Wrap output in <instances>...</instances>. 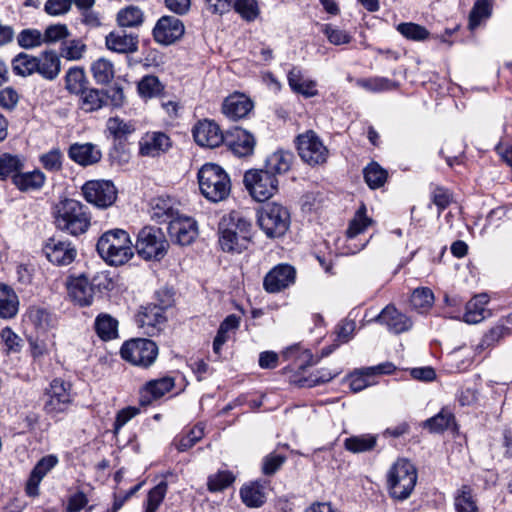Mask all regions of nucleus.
Returning a JSON list of instances; mask_svg holds the SVG:
<instances>
[{
	"label": "nucleus",
	"mask_w": 512,
	"mask_h": 512,
	"mask_svg": "<svg viewBox=\"0 0 512 512\" xmlns=\"http://www.w3.org/2000/svg\"><path fill=\"white\" fill-rule=\"evenodd\" d=\"M19 308L18 296L12 288L0 284V317L4 319L13 318Z\"/></svg>",
	"instance_id": "33"
},
{
	"label": "nucleus",
	"mask_w": 512,
	"mask_h": 512,
	"mask_svg": "<svg viewBox=\"0 0 512 512\" xmlns=\"http://www.w3.org/2000/svg\"><path fill=\"white\" fill-rule=\"evenodd\" d=\"M296 145L301 160L309 166L315 167L327 162L329 150L314 131L298 135Z\"/></svg>",
	"instance_id": "8"
},
{
	"label": "nucleus",
	"mask_w": 512,
	"mask_h": 512,
	"mask_svg": "<svg viewBox=\"0 0 512 512\" xmlns=\"http://www.w3.org/2000/svg\"><path fill=\"white\" fill-rule=\"evenodd\" d=\"M121 357L134 366L150 367L157 359L158 346L150 339H130L120 349Z\"/></svg>",
	"instance_id": "7"
},
{
	"label": "nucleus",
	"mask_w": 512,
	"mask_h": 512,
	"mask_svg": "<svg viewBox=\"0 0 512 512\" xmlns=\"http://www.w3.org/2000/svg\"><path fill=\"white\" fill-rule=\"evenodd\" d=\"M46 181L45 174L39 169L30 172L20 171L13 177V184L22 192H29L41 189Z\"/></svg>",
	"instance_id": "27"
},
{
	"label": "nucleus",
	"mask_w": 512,
	"mask_h": 512,
	"mask_svg": "<svg viewBox=\"0 0 512 512\" xmlns=\"http://www.w3.org/2000/svg\"><path fill=\"white\" fill-rule=\"evenodd\" d=\"M488 303L486 294H480L473 297L466 304V311L463 319L466 323L476 324L484 319L485 305Z\"/></svg>",
	"instance_id": "36"
},
{
	"label": "nucleus",
	"mask_w": 512,
	"mask_h": 512,
	"mask_svg": "<svg viewBox=\"0 0 512 512\" xmlns=\"http://www.w3.org/2000/svg\"><path fill=\"white\" fill-rule=\"evenodd\" d=\"M234 8L246 21H254L260 14L259 4L256 0H235Z\"/></svg>",
	"instance_id": "59"
},
{
	"label": "nucleus",
	"mask_w": 512,
	"mask_h": 512,
	"mask_svg": "<svg viewBox=\"0 0 512 512\" xmlns=\"http://www.w3.org/2000/svg\"><path fill=\"white\" fill-rule=\"evenodd\" d=\"M68 293L74 302L80 306L92 304L95 290L85 275L71 278L68 283Z\"/></svg>",
	"instance_id": "22"
},
{
	"label": "nucleus",
	"mask_w": 512,
	"mask_h": 512,
	"mask_svg": "<svg viewBox=\"0 0 512 512\" xmlns=\"http://www.w3.org/2000/svg\"><path fill=\"white\" fill-rule=\"evenodd\" d=\"M43 253L51 263L58 266L71 264L77 255L76 248L70 241L59 240L54 237L45 242Z\"/></svg>",
	"instance_id": "13"
},
{
	"label": "nucleus",
	"mask_w": 512,
	"mask_h": 512,
	"mask_svg": "<svg viewBox=\"0 0 512 512\" xmlns=\"http://www.w3.org/2000/svg\"><path fill=\"white\" fill-rule=\"evenodd\" d=\"M137 89L141 97L153 98L160 95L164 87L158 77L146 75L138 82Z\"/></svg>",
	"instance_id": "53"
},
{
	"label": "nucleus",
	"mask_w": 512,
	"mask_h": 512,
	"mask_svg": "<svg viewBox=\"0 0 512 512\" xmlns=\"http://www.w3.org/2000/svg\"><path fill=\"white\" fill-rule=\"evenodd\" d=\"M294 155L290 151L277 150L269 155L265 161V169L271 175L284 174L292 166Z\"/></svg>",
	"instance_id": "28"
},
{
	"label": "nucleus",
	"mask_w": 512,
	"mask_h": 512,
	"mask_svg": "<svg viewBox=\"0 0 512 512\" xmlns=\"http://www.w3.org/2000/svg\"><path fill=\"white\" fill-rule=\"evenodd\" d=\"M64 155L60 148L55 147L39 157L42 167L49 172H58L62 169Z\"/></svg>",
	"instance_id": "57"
},
{
	"label": "nucleus",
	"mask_w": 512,
	"mask_h": 512,
	"mask_svg": "<svg viewBox=\"0 0 512 512\" xmlns=\"http://www.w3.org/2000/svg\"><path fill=\"white\" fill-rule=\"evenodd\" d=\"M252 109L253 102L240 93L228 96L222 105V112L233 120L246 117Z\"/></svg>",
	"instance_id": "24"
},
{
	"label": "nucleus",
	"mask_w": 512,
	"mask_h": 512,
	"mask_svg": "<svg viewBox=\"0 0 512 512\" xmlns=\"http://www.w3.org/2000/svg\"><path fill=\"white\" fill-rule=\"evenodd\" d=\"M377 436L371 434H362L351 436L344 441V447L352 453H363L375 448Z\"/></svg>",
	"instance_id": "40"
},
{
	"label": "nucleus",
	"mask_w": 512,
	"mask_h": 512,
	"mask_svg": "<svg viewBox=\"0 0 512 512\" xmlns=\"http://www.w3.org/2000/svg\"><path fill=\"white\" fill-rule=\"evenodd\" d=\"M72 3L73 0H47L44 5V10L51 16H60L70 10Z\"/></svg>",
	"instance_id": "62"
},
{
	"label": "nucleus",
	"mask_w": 512,
	"mask_h": 512,
	"mask_svg": "<svg viewBox=\"0 0 512 512\" xmlns=\"http://www.w3.org/2000/svg\"><path fill=\"white\" fill-rule=\"evenodd\" d=\"M97 335L104 341L118 336V321L109 314H99L95 320Z\"/></svg>",
	"instance_id": "38"
},
{
	"label": "nucleus",
	"mask_w": 512,
	"mask_h": 512,
	"mask_svg": "<svg viewBox=\"0 0 512 512\" xmlns=\"http://www.w3.org/2000/svg\"><path fill=\"white\" fill-rule=\"evenodd\" d=\"M66 89L73 94H79L88 87V80L82 68L72 67L65 76Z\"/></svg>",
	"instance_id": "47"
},
{
	"label": "nucleus",
	"mask_w": 512,
	"mask_h": 512,
	"mask_svg": "<svg viewBox=\"0 0 512 512\" xmlns=\"http://www.w3.org/2000/svg\"><path fill=\"white\" fill-rule=\"evenodd\" d=\"M183 22L172 15L162 16L155 24L152 32H184Z\"/></svg>",
	"instance_id": "60"
},
{
	"label": "nucleus",
	"mask_w": 512,
	"mask_h": 512,
	"mask_svg": "<svg viewBox=\"0 0 512 512\" xmlns=\"http://www.w3.org/2000/svg\"><path fill=\"white\" fill-rule=\"evenodd\" d=\"M38 68L37 57L21 52L12 60V70L16 75L29 76Z\"/></svg>",
	"instance_id": "44"
},
{
	"label": "nucleus",
	"mask_w": 512,
	"mask_h": 512,
	"mask_svg": "<svg viewBox=\"0 0 512 512\" xmlns=\"http://www.w3.org/2000/svg\"><path fill=\"white\" fill-rule=\"evenodd\" d=\"M78 95L80 96V107L86 112L96 111L105 104L104 92L99 89L86 87Z\"/></svg>",
	"instance_id": "39"
},
{
	"label": "nucleus",
	"mask_w": 512,
	"mask_h": 512,
	"mask_svg": "<svg viewBox=\"0 0 512 512\" xmlns=\"http://www.w3.org/2000/svg\"><path fill=\"white\" fill-rule=\"evenodd\" d=\"M166 322V317L161 307L156 304H148L142 307L137 315V323L146 329L145 333L154 335L160 331L161 326Z\"/></svg>",
	"instance_id": "20"
},
{
	"label": "nucleus",
	"mask_w": 512,
	"mask_h": 512,
	"mask_svg": "<svg viewBox=\"0 0 512 512\" xmlns=\"http://www.w3.org/2000/svg\"><path fill=\"white\" fill-rule=\"evenodd\" d=\"M509 334V328L503 325H496L492 327L486 334H484L480 342L476 345L475 351L477 353H482L486 349L493 347L501 339H503Z\"/></svg>",
	"instance_id": "46"
},
{
	"label": "nucleus",
	"mask_w": 512,
	"mask_h": 512,
	"mask_svg": "<svg viewBox=\"0 0 512 512\" xmlns=\"http://www.w3.org/2000/svg\"><path fill=\"white\" fill-rule=\"evenodd\" d=\"M235 481V476L227 470L218 471L208 477L207 488L210 492H220L228 488Z\"/></svg>",
	"instance_id": "55"
},
{
	"label": "nucleus",
	"mask_w": 512,
	"mask_h": 512,
	"mask_svg": "<svg viewBox=\"0 0 512 512\" xmlns=\"http://www.w3.org/2000/svg\"><path fill=\"white\" fill-rule=\"evenodd\" d=\"M240 498L249 508H259L266 502L264 486L258 482L243 485L240 489Z\"/></svg>",
	"instance_id": "29"
},
{
	"label": "nucleus",
	"mask_w": 512,
	"mask_h": 512,
	"mask_svg": "<svg viewBox=\"0 0 512 512\" xmlns=\"http://www.w3.org/2000/svg\"><path fill=\"white\" fill-rule=\"evenodd\" d=\"M97 252L103 260L112 266H121L133 256L132 242L129 234L122 229L105 232L96 245Z\"/></svg>",
	"instance_id": "2"
},
{
	"label": "nucleus",
	"mask_w": 512,
	"mask_h": 512,
	"mask_svg": "<svg viewBox=\"0 0 512 512\" xmlns=\"http://www.w3.org/2000/svg\"><path fill=\"white\" fill-rule=\"evenodd\" d=\"M258 224L268 237H281L290 227V212L279 203H267L259 212Z\"/></svg>",
	"instance_id": "5"
},
{
	"label": "nucleus",
	"mask_w": 512,
	"mask_h": 512,
	"mask_svg": "<svg viewBox=\"0 0 512 512\" xmlns=\"http://www.w3.org/2000/svg\"><path fill=\"white\" fill-rule=\"evenodd\" d=\"M198 183L202 195L212 202L226 199L231 190L228 174L222 167L213 163L201 167L198 172Z\"/></svg>",
	"instance_id": "4"
},
{
	"label": "nucleus",
	"mask_w": 512,
	"mask_h": 512,
	"mask_svg": "<svg viewBox=\"0 0 512 512\" xmlns=\"http://www.w3.org/2000/svg\"><path fill=\"white\" fill-rule=\"evenodd\" d=\"M376 321L387 326L388 330L400 334L411 329L412 320L398 311L394 306H386L381 313L376 317Z\"/></svg>",
	"instance_id": "19"
},
{
	"label": "nucleus",
	"mask_w": 512,
	"mask_h": 512,
	"mask_svg": "<svg viewBox=\"0 0 512 512\" xmlns=\"http://www.w3.org/2000/svg\"><path fill=\"white\" fill-rule=\"evenodd\" d=\"M219 245L224 252L241 253L248 248L252 234L237 233L218 226Z\"/></svg>",
	"instance_id": "23"
},
{
	"label": "nucleus",
	"mask_w": 512,
	"mask_h": 512,
	"mask_svg": "<svg viewBox=\"0 0 512 512\" xmlns=\"http://www.w3.org/2000/svg\"><path fill=\"white\" fill-rule=\"evenodd\" d=\"M434 303V294L430 288H416L410 298V305L413 310L423 314L426 313Z\"/></svg>",
	"instance_id": "42"
},
{
	"label": "nucleus",
	"mask_w": 512,
	"mask_h": 512,
	"mask_svg": "<svg viewBox=\"0 0 512 512\" xmlns=\"http://www.w3.org/2000/svg\"><path fill=\"white\" fill-rule=\"evenodd\" d=\"M195 142L206 148H216L224 143L225 136L219 125L209 119L199 120L192 129Z\"/></svg>",
	"instance_id": "12"
},
{
	"label": "nucleus",
	"mask_w": 512,
	"mask_h": 512,
	"mask_svg": "<svg viewBox=\"0 0 512 512\" xmlns=\"http://www.w3.org/2000/svg\"><path fill=\"white\" fill-rule=\"evenodd\" d=\"M69 158L81 166H90L98 163L102 153L97 145L92 143H73L68 149Z\"/></svg>",
	"instance_id": "21"
},
{
	"label": "nucleus",
	"mask_w": 512,
	"mask_h": 512,
	"mask_svg": "<svg viewBox=\"0 0 512 512\" xmlns=\"http://www.w3.org/2000/svg\"><path fill=\"white\" fill-rule=\"evenodd\" d=\"M117 21L121 27L136 28L143 21V12L138 7H126L118 12Z\"/></svg>",
	"instance_id": "54"
},
{
	"label": "nucleus",
	"mask_w": 512,
	"mask_h": 512,
	"mask_svg": "<svg viewBox=\"0 0 512 512\" xmlns=\"http://www.w3.org/2000/svg\"><path fill=\"white\" fill-rule=\"evenodd\" d=\"M287 78L288 84L293 92L301 94L306 98L313 97L318 94L316 82L306 78L299 67H293L289 71Z\"/></svg>",
	"instance_id": "25"
},
{
	"label": "nucleus",
	"mask_w": 512,
	"mask_h": 512,
	"mask_svg": "<svg viewBox=\"0 0 512 512\" xmlns=\"http://www.w3.org/2000/svg\"><path fill=\"white\" fill-rule=\"evenodd\" d=\"M72 402L71 384L61 378H55L45 389L43 410L50 416L65 412Z\"/></svg>",
	"instance_id": "10"
},
{
	"label": "nucleus",
	"mask_w": 512,
	"mask_h": 512,
	"mask_svg": "<svg viewBox=\"0 0 512 512\" xmlns=\"http://www.w3.org/2000/svg\"><path fill=\"white\" fill-rule=\"evenodd\" d=\"M88 502L87 495L83 491H77L68 497L66 512H80Z\"/></svg>",
	"instance_id": "64"
},
{
	"label": "nucleus",
	"mask_w": 512,
	"mask_h": 512,
	"mask_svg": "<svg viewBox=\"0 0 512 512\" xmlns=\"http://www.w3.org/2000/svg\"><path fill=\"white\" fill-rule=\"evenodd\" d=\"M365 182L371 189L382 187L387 181L388 172L377 162H370L363 170Z\"/></svg>",
	"instance_id": "43"
},
{
	"label": "nucleus",
	"mask_w": 512,
	"mask_h": 512,
	"mask_svg": "<svg viewBox=\"0 0 512 512\" xmlns=\"http://www.w3.org/2000/svg\"><path fill=\"white\" fill-rule=\"evenodd\" d=\"M25 166L23 157L10 153L0 155V180L5 181L18 175Z\"/></svg>",
	"instance_id": "34"
},
{
	"label": "nucleus",
	"mask_w": 512,
	"mask_h": 512,
	"mask_svg": "<svg viewBox=\"0 0 512 512\" xmlns=\"http://www.w3.org/2000/svg\"><path fill=\"white\" fill-rule=\"evenodd\" d=\"M105 43L113 52L130 54L137 51L139 40L137 34H107Z\"/></svg>",
	"instance_id": "26"
},
{
	"label": "nucleus",
	"mask_w": 512,
	"mask_h": 512,
	"mask_svg": "<svg viewBox=\"0 0 512 512\" xmlns=\"http://www.w3.org/2000/svg\"><path fill=\"white\" fill-rule=\"evenodd\" d=\"M224 142L237 157H248L254 152L256 139L253 134L242 128H235L225 136Z\"/></svg>",
	"instance_id": "15"
},
{
	"label": "nucleus",
	"mask_w": 512,
	"mask_h": 512,
	"mask_svg": "<svg viewBox=\"0 0 512 512\" xmlns=\"http://www.w3.org/2000/svg\"><path fill=\"white\" fill-rule=\"evenodd\" d=\"M417 469L409 460L400 458L387 473V489L391 498L404 501L410 497L417 483Z\"/></svg>",
	"instance_id": "3"
},
{
	"label": "nucleus",
	"mask_w": 512,
	"mask_h": 512,
	"mask_svg": "<svg viewBox=\"0 0 512 512\" xmlns=\"http://www.w3.org/2000/svg\"><path fill=\"white\" fill-rule=\"evenodd\" d=\"M56 455H46L42 457L32 469L26 483V493L28 496L35 497L39 494V484L42 479L58 464Z\"/></svg>",
	"instance_id": "18"
},
{
	"label": "nucleus",
	"mask_w": 512,
	"mask_h": 512,
	"mask_svg": "<svg viewBox=\"0 0 512 512\" xmlns=\"http://www.w3.org/2000/svg\"><path fill=\"white\" fill-rule=\"evenodd\" d=\"M56 227L73 236L86 233L91 225V214L80 201L65 199L55 207Z\"/></svg>",
	"instance_id": "1"
},
{
	"label": "nucleus",
	"mask_w": 512,
	"mask_h": 512,
	"mask_svg": "<svg viewBox=\"0 0 512 512\" xmlns=\"http://www.w3.org/2000/svg\"><path fill=\"white\" fill-rule=\"evenodd\" d=\"M296 271L288 264H279L271 269L263 280V287L268 293H278L295 282Z\"/></svg>",
	"instance_id": "14"
},
{
	"label": "nucleus",
	"mask_w": 512,
	"mask_h": 512,
	"mask_svg": "<svg viewBox=\"0 0 512 512\" xmlns=\"http://www.w3.org/2000/svg\"><path fill=\"white\" fill-rule=\"evenodd\" d=\"M174 385V379L171 377H163L149 381L145 385L142 393L150 394V398L145 400L143 399L144 395L142 394L141 404H148L152 400L161 398L167 392L171 391Z\"/></svg>",
	"instance_id": "35"
},
{
	"label": "nucleus",
	"mask_w": 512,
	"mask_h": 512,
	"mask_svg": "<svg viewBox=\"0 0 512 512\" xmlns=\"http://www.w3.org/2000/svg\"><path fill=\"white\" fill-rule=\"evenodd\" d=\"M432 201L441 213L452 202V195L447 189L436 187L432 192Z\"/></svg>",
	"instance_id": "63"
},
{
	"label": "nucleus",
	"mask_w": 512,
	"mask_h": 512,
	"mask_svg": "<svg viewBox=\"0 0 512 512\" xmlns=\"http://www.w3.org/2000/svg\"><path fill=\"white\" fill-rule=\"evenodd\" d=\"M82 193L88 203L98 208H108L117 199V189L109 180H90L82 186Z\"/></svg>",
	"instance_id": "11"
},
{
	"label": "nucleus",
	"mask_w": 512,
	"mask_h": 512,
	"mask_svg": "<svg viewBox=\"0 0 512 512\" xmlns=\"http://www.w3.org/2000/svg\"><path fill=\"white\" fill-rule=\"evenodd\" d=\"M171 146V139L164 132H147L139 141V154L154 158L166 153Z\"/></svg>",
	"instance_id": "16"
},
{
	"label": "nucleus",
	"mask_w": 512,
	"mask_h": 512,
	"mask_svg": "<svg viewBox=\"0 0 512 512\" xmlns=\"http://www.w3.org/2000/svg\"><path fill=\"white\" fill-rule=\"evenodd\" d=\"M151 218L158 223L168 222L175 219L178 215L169 198H156L151 202Z\"/></svg>",
	"instance_id": "32"
},
{
	"label": "nucleus",
	"mask_w": 512,
	"mask_h": 512,
	"mask_svg": "<svg viewBox=\"0 0 512 512\" xmlns=\"http://www.w3.org/2000/svg\"><path fill=\"white\" fill-rule=\"evenodd\" d=\"M93 78L98 84H108L114 77V65L106 58H99L91 65Z\"/></svg>",
	"instance_id": "45"
},
{
	"label": "nucleus",
	"mask_w": 512,
	"mask_h": 512,
	"mask_svg": "<svg viewBox=\"0 0 512 512\" xmlns=\"http://www.w3.org/2000/svg\"><path fill=\"white\" fill-rule=\"evenodd\" d=\"M372 220L366 216V208L365 206H361L354 219L350 222L349 227L347 229V237L349 239L355 238L358 234L364 232L368 226H370Z\"/></svg>",
	"instance_id": "58"
},
{
	"label": "nucleus",
	"mask_w": 512,
	"mask_h": 512,
	"mask_svg": "<svg viewBox=\"0 0 512 512\" xmlns=\"http://www.w3.org/2000/svg\"><path fill=\"white\" fill-rule=\"evenodd\" d=\"M69 34H63L68 36ZM62 34H17L16 41L24 49H33L44 43H53L60 39Z\"/></svg>",
	"instance_id": "41"
},
{
	"label": "nucleus",
	"mask_w": 512,
	"mask_h": 512,
	"mask_svg": "<svg viewBox=\"0 0 512 512\" xmlns=\"http://www.w3.org/2000/svg\"><path fill=\"white\" fill-rule=\"evenodd\" d=\"M168 231L171 238L182 246L191 244L198 234L196 221L190 217L179 215L170 221Z\"/></svg>",
	"instance_id": "17"
},
{
	"label": "nucleus",
	"mask_w": 512,
	"mask_h": 512,
	"mask_svg": "<svg viewBox=\"0 0 512 512\" xmlns=\"http://www.w3.org/2000/svg\"><path fill=\"white\" fill-rule=\"evenodd\" d=\"M454 415L446 409H442L435 416L427 419L423 423V427L432 433H440L450 427L454 423Z\"/></svg>",
	"instance_id": "48"
},
{
	"label": "nucleus",
	"mask_w": 512,
	"mask_h": 512,
	"mask_svg": "<svg viewBox=\"0 0 512 512\" xmlns=\"http://www.w3.org/2000/svg\"><path fill=\"white\" fill-rule=\"evenodd\" d=\"M237 233L252 234V222L241 211H231L224 215L219 225Z\"/></svg>",
	"instance_id": "31"
},
{
	"label": "nucleus",
	"mask_w": 512,
	"mask_h": 512,
	"mask_svg": "<svg viewBox=\"0 0 512 512\" xmlns=\"http://www.w3.org/2000/svg\"><path fill=\"white\" fill-rule=\"evenodd\" d=\"M491 15V3L488 0H477L469 15V29H476Z\"/></svg>",
	"instance_id": "52"
},
{
	"label": "nucleus",
	"mask_w": 512,
	"mask_h": 512,
	"mask_svg": "<svg viewBox=\"0 0 512 512\" xmlns=\"http://www.w3.org/2000/svg\"><path fill=\"white\" fill-rule=\"evenodd\" d=\"M356 84L371 92H383L397 89L396 82L385 77L361 78Z\"/></svg>",
	"instance_id": "50"
},
{
	"label": "nucleus",
	"mask_w": 512,
	"mask_h": 512,
	"mask_svg": "<svg viewBox=\"0 0 512 512\" xmlns=\"http://www.w3.org/2000/svg\"><path fill=\"white\" fill-rule=\"evenodd\" d=\"M456 512H480L473 489L469 485H462L454 497Z\"/></svg>",
	"instance_id": "37"
},
{
	"label": "nucleus",
	"mask_w": 512,
	"mask_h": 512,
	"mask_svg": "<svg viewBox=\"0 0 512 512\" xmlns=\"http://www.w3.org/2000/svg\"><path fill=\"white\" fill-rule=\"evenodd\" d=\"M243 183L249 194L258 202L272 197L278 190V180L264 169H251L245 172Z\"/></svg>",
	"instance_id": "9"
},
{
	"label": "nucleus",
	"mask_w": 512,
	"mask_h": 512,
	"mask_svg": "<svg viewBox=\"0 0 512 512\" xmlns=\"http://www.w3.org/2000/svg\"><path fill=\"white\" fill-rule=\"evenodd\" d=\"M86 51V44L82 39L65 37L61 42L60 54L68 60H79Z\"/></svg>",
	"instance_id": "49"
},
{
	"label": "nucleus",
	"mask_w": 512,
	"mask_h": 512,
	"mask_svg": "<svg viewBox=\"0 0 512 512\" xmlns=\"http://www.w3.org/2000/svg\"><path fill=\"white\" fill-rule=\"evenodd\" d=\"M38 72L47 80H54L60 73L61 63L58 55L53 51H45L40 57H37Z\"/></svg>",
	"instance_id": "30"
},
{
	"label": "nucleus",
	"mask_w": 512,
	"mask_h": 512,
	"mask_svg": "<svg viewBox=\"0 0 512 512\" xmlns=\"http://www.w3.org/2000/svg\"><path fill=\"white\" fill-rule=\"evenodd\" d=\"M286 456L276 453H270L264 457L262 463V473L266 476L274 475L286 461Z\"/></svg>",
	"instance_id": "61"
},
{
	"label": "nucleus",
	"mask_w": 512,
	"mask_h": 512,
	"mask_svg": "<svg viewBox=\"0 0 512 512\" xmlns=\"http://www.w3.org/2000/svg\"><path fill=\"white\" fill-rule=\"evenodd\" d=\"M169 244L163 231L157 227L142 228L137 237L135 249L144 260H161L167 253Z\"/></svg>",
	"instance_id": "6"
},
{
	"label": "nucleus",
	"mask_w": 512,
	"mask_h": 512,
	"mask_svg": "<svg viewBox=\"0 0 512 512\" xmlns=\"http://www.w3.org/2000/svg\"><path fill=\"white\" fill-rule=\"evenodd\" d=\"M168 490V484L166 481H161L155 487H153L147 495L144 512H156L163 502Z\"/></svg>",
	"instance_id": "56"
},
{
	"label": "nucleus",
	"mask_w": 512,
	"mask_h": 512,
	"mask_svg": "<svg viewBox=\"0 0 512 512\" xmlns=\"http://www.w3.org/2000/svg\"><path fill=\"white\" fill-rule=\"evenodd\" d=\"M109 133L118 140L126 139L135 131V126L130 121H124L119 117H111L106 124Z\"/></svg>",
	"instance_id": "51"
}]
</instances>
